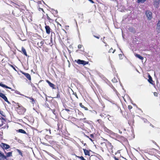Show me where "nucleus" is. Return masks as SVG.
<instances>
[{"label": "nucleus", "instance_id": "obj_1", "mask_svg": "<svg viewBox=\"0 0 160 160\" xmlns=\"http://www.w3.org/2000/svg\"><path fill=\"white\" fill-rule=\"evenodd\" d=\"M145 14L146 15L148 20H150L152 19V14L150 11H146Z\"/></svg>", "mask_w": 160, "mask_h": 160}, {"label": "nucleus", "instance_id": "obj_2", "mask_svg": "<svg viewBox=\"0 0 160 160\" xmlns=\"http://www.w3.org/2000/svg\"><path fill=\"white\" fill-rule=\"evenodd\" d=\"M160 0H153V5L157 8H158L159 5Z\"/></svg>", "mask_w": 160, "mask_h": 160}, {"label": "nucleus", "instance_id": "obj_3", "mask_svg": "<svg viewBox=\"0 0 160 160\" xmlns=\"http://www.w3.org/2000/svg\"><path fill=\"white\" fill-rule=\"evenodd\" d=\"M0 97L2 98L6 102L8 103H10V102L8 101L7 97L3 93L0 92Z\"/></svg>", "mask_w": 160, "mask_h": 160}, {"label": "nucleus", "instance_id": "obj_4", "mask_svg": "<svg viewBox=\"0 0 160 160\" xmlns=\"http://www.w3.org/2000/svg\"><path fill=\"white\" fill-rule=\"evenodd\" d=\"M77 62L78 64H82L83 65H85L86 64H87L86 62H85V61L82 60H81L80 59H78L77 61Z\"/></svg>", "mask_w": 160, "mask_h": 160}, {"label": "nucleus", "instance_id": "obj_5", "mask_svg": "<svg viewBox=\"0 0 160 160\" xmlns=\"http://www.w3.org/2000/svg\"><path fill=\"white\" fill-rule=\"evenodd\" d=\"M156 30L158 33H160V21H158L157 24Z\"/></svg>", "mask_w": 160, "mask_h": 160}, {"label": "nucleus", "instance_id": "obj_6", "mask_svg": "<svg viewBox=\"0 0 160 160\" xmlns=\"http://www.w3.org/2000/svg\"><path fill=\"white\" fill-rule=\"evenodd\" d=\"M45 28L46 30V33L48 34H50L51 32V29L48 26L46 25L45 27Z\"/></svg>", "mask_w": 160, "mask_h": 160}, {"label": "nucleus", "instance_id": "obj_7", "mask_svg": "<svg viewBox=\"0 0 160 160\" xmlns=\"http://www.w3.org/2000/svg\"><path fill=\"white\" fill-rule=\"evenodd\" d=\"M23 74L29 80H31V77L29 74L28 73L23 72Z\"/></svg>", "mask_w": 160, "mask_h": 160}, {"label": "nucleus", "instance_id": "obj_8", "mask_svg": "<svg viewBox=\"0 0 160 160\" xmlns=\"http://www.w3.org/2000/svg\"><path fill=\"white\" fill-rule=\"evenodd\" d=\"M2 146L3 147L4 149H7L10 148V146L8 145L5 143H2Z\"/></svg>", "mask_w": 160, "mask_h": 160}, {"label": "nucleus", "instance_id": "obj_9", "mask_svg": "<svg viewBox=\"0 0 160 160\" xmlns=\"http://www.w3.org/2000/svg\"><path fill=\"white\" fill-rule=\"evenodd\" d=\"M83 150L84 151L85 154L86 155L90 156L89 152L88 150L85 149H83Z\"/></svg>", "mask_w": 160, "mask_h": 160}, {"label": "nucleus", "instance_id": "obj_10", "mask_svg": "<svg viewBox=\"0 0 160 160\" xmlns=\"http://www.w3.org/2000/svg\"><path fill=\"white\" fill-rule=\"evenodd\" d=\"M47 82L48 84L49 85V86L50 87L52 88H54V84L50 82L48 80H47Z\"/></svg>", "mask_w": 160, "mask_h": 160}, {"label": "nucleus", "instance_id": "obj_11", "mask_svg": "<svg viewBox=\"0 0 160 160\" xmlns=\"http://www.w3.org/2000/svg\"><path fill=\"white\" fill-rule=\"evenodd\" d=\"M6 159V156H5L3 154L0 155V160H3Z\"/></svg>", "mask_w": 160, "mask_h": 160}, {"label": "nucleus", "instance_id": "obj_12", "mask_svg": "<svg viewBox=\"0 0 160 160\" xmlns=\"http://www.w3.org/2000/svg\"><path fill=\"white\" fill-rule=\"evenodd\" d=\"M0 86H1L3 88H8L9 89H11V88L9 87H8V86H6V85H5L1 82H0Z\"/></svg>", "mask_w": 160, "mask_h": 160}, {"label": "nucleus", "instance_id": "obj_13", "mask_svg": "<svg viewBox=\"0 0 160 160\" xmlns=\"http://www.w3.org/2000/svg\"><path fill=\"white\" fill-rule=\"evenodd\" d=\"M22 52L23 53L25 56H27V52H26V50L23 47H22Z\"/></svg>", "mask_w": 160, "mask_h": 160}, {"label": "nucleus", "instance_id": "obj_14", "mask_svg": "<svg viewBox=\"0 0 160 160\" xmlns=\"http://www.w3.org/2000/svg\"><path fill=\"white\" fill-rule=\"evenodd\" d=\"M43 43V41H41L40 42H38L37 43V44L39 47H41Z\"/></svg>", "mask_w": 160, "mask_h": 160}, {"label": "nucleus", "instance_id": "obj_15", "mask_svg": "<svg viewBox=\"0 0 160 160\" xmlns=\"http://www.w3.org/2000/svg\"><path fill=\"white\" fill-rule=\"evenodd\" d=\"M148 81L151 83L152 84V77L151 76L149 75L148 76Z\"/></svg>", "mask_w": 160, "mask_h": 160}, {"label": "nucleus", "instance_id": "obj_16", "mask_svg": "<svg viewBox=\"0 0 160 160\" xmlns=\"http://www.w3.org/2000/svg\"><path fill=\"white\" fill-rule=\"evenodd\" d=\"M26 97L28 98H29L30 100H32L31 102L32 104H34L35 103V100H34L33 99V98L32 97Z\"/></svg>", "mask_w": 160, "mask_h": 160}, {"label": "nucleus", "instance_id": "obj_17", "mask_svg": "<svg viewBox=\"0 0 160 160\" xmlns=\"http://www.w3.org/2000/svg\"><path fill=\"white\" fill-rule=\"evenodd\" d=\"M135 56L141 60H142L143 59V58L139 54H136Z\"/></svg>", "mask_w": 160, "mask_h": 160}, {"label": "nucleus", "instance_id": "obj_18", "mask_svg": "<svg viewBox=\"0 0 160 160\" xmlns=\"http://www.w3.org/2000/svg\"><path fill=\"white\" fill-rule=\"evenodd\" d=\"M79 105L80 106V107H82V108H84L85 110H88V108L87 107H84L83 105L82 104V103H79Z\"/></svg>", "mask_w": 160, "mask_h": 160}, {"label": "nucleus", "instance_id": "obj_19", "mask_svg": "<svg viewBox=\"0 0 160 160\" xmlns=\"http://www.w3.org/2000/svg\"><path fill=\"white\" fill-rule=\"evenodd\" d=\"M18 132L20 133L26 134V132L23 130L22 129H19L18 130Z\"/></svg>", "mask_w": 160, "mask_h": 160}, {"label": "nucleus", "instance_id": "obj_20", "mask_svg": "<svg viewBox=\"0 0 160 160\" xmlns=\"http://www.w3.org/2000/svg\"><path fill=\"white\" fill-rule=\"evenodd\" d=\"M6 155H7V156H6V157L11 156H12V152H8L6 153Z\"/></svg>", "mask_w": 160, "mask_h": 160}, {"label": "nucleus", "instance_id": "obj_21", "mask_svg": "<svg viewBox=\"0 0 160 160\" xmlns=\"http://www.w3.org/2000/svg\"><path fill=\"white\" fill-rule=\"evenodd\" d=\"M146 1V0H138L137 2L138 3H143Z\"/></svg>", "mask_w": 160, "mask_h": 160}, {"label": "nucleus", "instance_id": "obj_22", "mask_svg": "<svg viewBox=\"0 0 160 160\" xmlns=\"http://www.w3.org/2000/svg\"><path fill=\"white\" fill-rule=\"evenodd\" d=\"M112 81L114 83H115L117 82V80L115 78H114L112 79Z\"/></svg>", "mask_w": 160, "mask_h": 160}, {"label": "nucleus", "instance_id": "obj_23", "mask_svg": "<svg viewBox=\"0 0 160 160\" xmlns=\"http://www.w3.org/2000/svg\"><path fill=\"white\" fill-rule=\"evenodd\" d=\"M22 110H23L22 112H21L20 113V114H23L25 112L26 109L25 108H22Z\"/></svg>", "mask_w": 160, "mask_h": 160}, {"label": "nucleus", "instance_id": "obj_24", "mask_svg": "<svg viewBox=\"0 0 160 160\" xmlns=\"http://www.w3.org/2000/svg\"><path fill=\"white\" fill-rule=\"evenodd\" d=\"M17 151L19 153V154L22 156V153L21 151L19 149H17Z\"/></svg>", "mask_w": 160, "mask_h": 160}, {"label": "nucleus", "instance_id": "obj_25", "mask_svg": "<svg viewBox=\"0 0 160 160\" xmlns=\"http://www.w3.org/2000/svg\"><path fill=\"white\" fill-rule=\"evenodd\" d=\"M0 113L2 115V116H4V113L2 111H0Z\"/></svg>", "mask_w": 160, "mask_h": 160}, {"label": "nucleus", "instance_id": "obj_26", "mask_svg": "<svg viewBox=\"0 0 160 160\" xmlns=\"http://www.w3.org/2000/svg\"><path fill=\"white\" fill-rule=\"evenodd\" d=\"M81 160H86L82 156L79 157H78Z\"/></svg>", "mask_w": 160, "mask_h": 160}, {"label": "nucleus", "instance_id": "obj_27", "mask_svg": "<svg viewBox=\"0 0 160 160\" xmlns=\"http://www.w3.org/2000/svg\"><path fill=\"white\" fill-rule=\"evenodd\" d=\"M154 95L155 96L157 97L158 95V94L156 92H154Z\"/></svg>", "mask_w": 160, "mask_h": 160}, {"label": "nucleus", "instance_id": "obj_28", "mask_svg": "<svg viewBox=\"0 0 160 160\" xmlns=\"http://www.w3.org/2000/svg\"><path fill=\"white\" fill-rule=\"evenodd\" d=\"M128 108L129 109H131L132 108V107L131 105H129L128 106Z\"/></svg>", "mask_w": 160, "mask_h": 160}, {"label": "nucleus", "instance_id": "obj_29", "mask_svg": "<svg viewBox=\"0 0 160 160\" xmlns=\"http://www.w3.org/2000/svg\"><path fill=\"white\" fill-rule=\"evenodd\" d=\"M82 45L80 44H79L78 46V48H82Z\"/></svg>", "mask_w": 160, "mask_h": 160}, {"label": "nucleus", "instance_id": "obj_30", "mask_svg": "<svg viewBox=\"0 0 160 160\" xmlns=\"http://www.w3.org/2000/svg\"><path fill=\"white\" fill-rule=\"evenodd\" d=\"M10 66L11 67H12L14 70H15V71H16V70L15 68L13 67V66H12V65H10Z\"/></svg>", "mask_w": 160, "mask_h": 160}, {"label": "nucleus", "instance_id": "obj_31", "mask_svg": "<svg viewBox=\"0 0 160 160\" xmlns=\"http://www.w3.org/2000/svg\"><path fill=\"white\" fill-rule=\"evenodd\" d=\"M93 36H94V37H95V38H97L98 39H99V38H100V37H98V36H95V35H94Z\"/></svg>", "mask_w": 160, "mask_h": 160}, {"label": "nucleus", "instance_id": "obj_32", "mask_svg": "<svg viewBox=\"0 0 160 160\" xmlns=\"http://www.w3.org/2000/svg\"><path fill=\"white\" fill-rule=\"evenodd\" d=\"M51 12L52 13H53L54 12H56V13L57 12V11H53V10H52V11H51Z\"/></svg>", "mask_w": 160, "mask_h": 160}, {"label": "nucleus", "instance_id": "obj_33", "mask_svg": "<svg viewBox=\"0 0 160 160\" xmlns=\"http://www.w3.org/2000/svg\"><path fill=\"white\" fill-rule=\"evenodd\" d=\"M114 158L115 160H119L118 158H117L116 157L114 156Z\"/></svg>", "mask_w": 160, "mask_h": 160}, {"label": "nucleus", "instance_id": "obj_34", "mask_svg": "<svg viewBox=\"0 0 160 160\" xmlns=\"http://www.w3.org/2000/svg\"><path fill=\"white\" fill-rule=\"evenodd\" d=\"M112 48H111V49H110L109 50V52H112Z\"/></svg>", "mask_w": 160, "mask_h": 160}, {"label": "nucleus", "instance_id": "obj_35", "mask_svg": "<svg viewBox=\"0 0 160 160\" xmlns=\"http://www.w3.org/2000/svg\"><path fill=\"white\" fill-rule=\"evenodd\" d=\"M85 119H86V118H83V119H80V121H84L83 120H85Z\"/></svg>", "mask_w": 160, "mask_h": 160}, {"label": "nucleus", "instance_id": "obj_36", "mask_svg": "<svg viewBox=\"0 0 160 160\" xmlns=\"http://www.w3.org/2000/svg\"><path fill=\"white\" fill-rule=\"evenodd\" d=\"M110 146L111 147V148L112 150V148H113V146L112 145H111V143L110 144Z\"/></svg>", "mask_w": 160, "mask_h": 160}, {"label": "nucleus", "instance_id": "obj_37", "mask_svg": "<svg viewBox=\"0 0 160 160\" xmlns=\"http://www.w3.org/2000/svg\"><path fill=\"white\" fill-rule=\"evenodd\" d=\"M90 137L92 138H93V135L92 134H91L90 135Z\"/></svg>", "mask_w": 160, "mask_h": 160}, {"label": "nucleus", "instance_id": "obj_38", "mask_svg": "<svg viewBox=\"0 0 160 160\" xmlns=\"http://www.w3.org/2000/svg\"><path fill=\"white\" fill-rule=\"evenodd\" d=\"M122 55L121 54H119V56L120 58L122 57Z\"/></svg>", "mask_w": 160, "mask_h": 160}, {"label": "nucleus", "instance_id": "obj_39", "mask_svg": "<svg viewBox=\"0 0 160 160\" xmlns=\"http://www.w3.org/2000/svg\"><path fill=\"white\" fill-rule=\"evenodd\" d=\"M150 125L151 127H154V126L152 124H150Z\"/></svg>", "mask_w": 160, "mask_h": 160}, {"label": "nucleus", "instance_id": "obj_40", "mask_svg": "<svg viewBox=\"0 0 160 160\" xmlns=\"http://www.w3.org/2000/svg\"><path fill=\"white\" fill-rule=\"evenodd\" d=\"M100 121H101V120H99V119L98 120H97V121H98L99 123H100Z\"/></svg>", "mask_w": 160, "mask_h": 160}, {"label": "nucleus", "instance_id": "obj_41", "mask_svg": "<svg viewBox=\"0 0 160 160\" xmlns=\"http://www.w3.org/2000/svg\"><path fill=\"white\" fill-rule=\"evenodd\" d=\"M115 51V50H114V51L112 52V53H114Z\"/></svg>", "mask_w": 160, "mask_h": 160}, {"label": "nucleus", "instance_id": "obj_42", "mask_svg": "<svg viewBox=\"0 0 160 160\" xmlns=\"http://www.w3.org/2000/svg\"><path fill=\"white\" fill-rule=\"evenodd\" d=\"M90 140L91 141H92V139H91V138H90Z\"/></svg>", "mask_w": 160, "mask_h": 160}, {"label": "nucleus", "instance_id": "obj_43", "mask_svg": "<svg viewBox=\"0 0 160 160\" xmlns=\"http://www.w3.org/2000/svg\"><path fill=\"white\" fill-rule=\"evenodd\" d=\"M76 97H77V98H78V97L76 94Z\"/></svg>", "mask_w": 160, "mask_h": 160}, {"label": "nucleus", "instance_id": "obj_44", "mask_svg": "<svg viewBox=\"0 0 160 160\" xmlns=\"http://www.w3.org/2000/svg\"><path fill=\"white\" fill-rule=\"evenodd\" d=\"M49 132L50 133H51V130H49Z\"/></svg>", "mask_w": 160, "mask_h": 160}, {"label": "nucleus", "instance_id": "obj_45", "mask_svg": "<svg viewBox=\"0 0 160 160\" xmlns=\"http://www.w3.org/2000/svg\"><path fill=\"white\" fill-rule=\"evenodd\" d=\"M17 92H18V93H18V94H19V92H18V91Z\"/></svg>", "mask_w": 160, "mask_h": 160}, {"label": "nucleus", "instance_id": "obj_46", "mask_svg": "<svg viewBox=\"0 0 160 160\" xmlns=\"http://www.w3.org/2000/svg\"><path fill=\"white\" fill-rule=\"evenodd\" d=\"M86 145V143H84V146H85V145Z\"/></svg>", "mask_w": 160, "mask_h": 160}, {"label": "nucleus", "instance_id": "obj_47", "mask_svg": "<svg viewBox=\"0 0 160 160\" xmlns=\"http://www.w3.org/2000/svg\"><path fill=\"white\" fill-rule=\"evenodd\" d=\"M41 10H43V9L42 8H41Z\"/></svg>", "mask_w": 160, "mask_h": 160}, {"label": "nucleus", "instance_id": "obj_48", "mask_svg": "<svg viewBox=\"0 0 160 160\" xmlns=\"http://www.w3.org/2000/svg\"><path fill=\"white\" fill-rule=\"evenodd\" d=\"M14 12H12V13H14Z\"/></svg>", "mask_w": 160, "mask_h": 160}, {"label": "nucleus", "instance_id": "obj_49", "mask_svg": "<svg viewBox=\"0 0 160 160\" xmlns=\"http://www.w3.org/2000/svg\"><path fill=\"white\" fill-rule=\"evenodd\" d=\"M59 25L60 26H61V25L60 24H59Z\"/></svg>", "mask_w": 160, "mask_h": 160}]
</instances>
